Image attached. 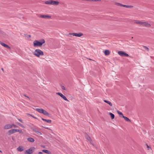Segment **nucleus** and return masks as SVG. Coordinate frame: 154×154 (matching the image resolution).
I'll return each mask as SVG.
<instances>
[{"instance_id":"19","label":"nucleus","mask_w":154,"mask_h":154,"mask_svg":"<svg viewBox=\"0 0 154 154\" xmlns=\"http://www.w3.org/2000/svg\"><path fill=\"white\" fill-rule=\"evenodd\" d=\"M17 150L18 151L21 152L24 149L22 147L19 146L18 148H17Z\"/></svg>"},{"instance_id":"35","label":"nucleus","mask_w":154,"mask_h":154,"mask_svg":"<svg viewBox=\"0 0 154 154\" xmlns=\"http://www.w3.org/2000/svg\"><path fill=\"white\" fill-rule=\"evenodd\" d=\"M17 132H19L20 133H23V131L21 130L17 129Z\"/></svg>"},{"instance_id":"41","label":"nucleus","mask_w":154,"mask_h":154,"mask_svg":"<svg viewBox=\"0 0 154 154\" xmlns=\"http://www.w3.org/2000/svg\"><path fill=\"white\" fill-rule=\"evenodd\" d=\"M101 1V0H93V1L97 2V1Z\"/></svg>"},{"instance_id":"39","label":"nucleus","mask_w":154,"mask_h":154,"mask_svg":"<svg viewBox=\"0 0 154 154\" xmlns=\"http://www.w3.org/2000/svg\"><path fill=\"white\" fill-rule=\"evenodd\" d=\"M0 33L4 35V33L0 29Z\"/></svg>"},{"instance_id":"7","label":"nucleus","mask_w":154,"mask_h":154,"mask_svg":"<svg viewBox=\"0 0 154 154\" xmlns=\"http://www.w3.org/2000/svg\"><path fill=\"white\" fill-rule=\"evenodd\" d=\"M39 17L45 19H50L51 18V16L47 15H41Z\"/></svg>"},{"instance_id":"18","label":"nucleus","mask_w":154,"mask_h":154,"mask_svg":"<svg viewBox=\"0 0 154 154\" xmlns=\"http://www.w3.org/2000/svg\"><path fill=\"white\" fill-rule=\"evenodd\" d=\"M43 109L41 108H37L35 109V110L38 112L42 113Z\"/></svg>"},{"instance_id":"32","label":"nucleus","mask_w":154,"mask_h":154,"mask_svg":"<svg viewBox=\"0 0 154 154\" xmlns=\"http://www.w3.org/2000/svg\"><path fill=\"white\" fill-rule=\"evenodd\" d=\"M62 98L65 100L69 101L67 99L66 97L64 95L62 97Z\"/></svg>"},{"instance_id":"36","label":"nucleus","mask_w":154,"mask_h":154,"mask_svg":"<svg viewBox=\"0 0 154 154\" xmlns=\"http://www.w3.org/2000/svg\"><path fill=\"white\" fill-rule=\"evenodd\" d=\"M117 5L118 6H122V5H122V4L120 3H117Z\"/></svg>"},{"instance_id":"33","label":"nucleus","mask_w":154,"mask_h":154,"mask_svg":"<svg viewBox=\"0 0 154 154\" xmlns=\"http://www.w3.org/2000/svg\"><path fill=\"white\" fill-rule=\"evenodd\" d=\"M27 115L31 116L33 118H34L35 119H37V117H35V116H34L29 114H27Z\"/></svg>"},{"instance_id":"2","label":"nucleus","mask_w":154,"mask_h":154,"mask_svg":"<svg viewBox=\"0 0 154 154\" xmlns=\"http://www.w3.org/2000/svg\"><path fill=\"white\" fill-rule=\"evenodd\" d=\"M33 54L37 57H39L40 56L44 55L43 52L39 49H36L33 53Z\"/></svg>"},{"instance_id":"21","label":"nucleus","mask_w":154,"mask_h":154,"mask_svg":"<svg viewBox=\"0 0 154 154\" xmlns=\"http://www.w3.org/2000/svg\"><path fill=\"white\" fill-rule=\"evenodd\" d=\"M143 50L144 51L146 50L147 51H149V48L146 46H143Z\"/></svg>"},{"instance_id":"5","label":"nucleus","mask_w":154,"mask_h":154,"mask_svg":"<svg viewBox=\"0 0 154 154\" xmlns=\"http://www.w3.org/2000/svg\"><path fill=\"white\" fill-rule=\"evenodd\" d=\"M118 54L122 57H128L129 55L125 52L119 51L118 52Z\"/></svg>"},{"instance_id":"23","label":"nucleus","mask_w":154,"mask_h":154,"mask_svg":"<svg viewBox=\"0 0 154 154\" xmlns=\"http://www.w3.org/2000/svg\"><path fill=\"white\" fill-rule=\"evenodd\" d=\"M104 54L106 55H108L110 54L109 51L108 50H106L104 51Z\"/></svg>"},{"instance_id":"4","label":"nucleus","mask_w":154,"mask_h":154,"mask_svg":"<svg viewBox=\"0 0 154 154\" xmlns=\"http://www.w3.org/2000/svg\"><path fill=\"white\" fill-rule=\"evenodd\" d=\"M83 34L82 33H69L67 35V36H69V35H72L74 36H77L78 37H80L81 36H82Z\"/></svg>"},{"instance_id":"17","label":"nucleus","mask_w":154,"mask_h":154,"mask_svg":"<svg viewBox=\"0 0 154 154\" xmlns=\"http://www.w3.org/2000/svg\"><path fill=\"white\" fill-rule=\"evenodd\" d=\"M27 140L31 142H33L35 141V140L34 139L32 138L31 137H29L27 138Z\"/></svg>"},{"instance_id":"30","label":"nucleus","mask_w":154,"mask_h":154,"mask_svg":"<svg viewBox=\"0 0 154 154\" xmlns=\"http://www.w3.org/2000/svg\"><path fill=\"white\" fill-rule=\"evenodd\" d=\"M16 123L18 125H19L21 127L23 128H25V127L23 125L20 124V123L19 122H16Z\"/></svg>"},{"instance_id":"3","label":"nucleus","mask_w":154,"mask_h":154,"mask_svg":"<svg viewBox=\"0 0 154 154\" xmlns=\"http://www.w3.org/2000/svg\"><path fill=\"white\" fill-rule=\"evenodd\" d=\"M45 4L48 5H58L59 4V2L57 1L50 0L46 1Z\"/></svg>"},{"instance_id":"42","label":"nucleus","mask_w":154,"mask_h":154,"mask_svg":"<svg viewBox=\"0 0 154 154\" xmlns=\"http://www.w3.org/2000/svg\"><path fill=\"white\" fill-rule=\"evenodd\" d=\"M38 154H42V152H38Z\"/></svg>"},{"instance_id":"13","label":"nucleus","mask_w":154,"mask_h":154,"mask_svg":"<svg viewBox=\"0 0 154 154\" xmlns=\"http://www.w3.org/2000/svg\"><path fill=\"white\" fill-rule=\"evenodd\" d=\"M32 131L34 132H35L37 133V134H39V135H42V134L41 132H40L38 131L35 128H32Z\"/></svg>"},{"instance_id":"24","label":"nucleus","mask_w":154,"mask_h":154,"mask_svg":"<svg viewBox=\"0 0 154 154\" xmlns=\"http://www.w3.org/2000/svg\"><path fill=\"white\" fill-rule=\"evenodd\" d=\"M85 138H86L88 141H91V139L90 137L88 135V134H86L85 135Z\"/></svg>"},{"instance_id":"20","label":"nucleus","mask_w":154,"mask_h":154,"mask_svg":"<svg viewBox=\"0 0 154 154\" xmlns=\"http://www.w3.org/2000/svg\"><path fill=\"white\" fill-rule=\"evenodd\" d=\"M117 112L120 117L123 118V116H124L123 113L119 111H118Z\"/></svg>"},{"instance_id":"10","label":"nucleus","mask_w":154,"mask_h":154,"mask_svg":"<svg viewBox=\"0 0 154 154\" xmlns=\"http://www.w3.org/2000/svg\"><path fill=\"white\" fill-rule=\"evenodd\" d=\"M143 21H140L139 20H137L134 21V23H136L137 24H139L140 25H143Z\"/></svg>"},{"instance_id":"12","label":"nucleus","mask_w":154,"mask_h":154,"mask_svg":"<svg viewBox=\"0 0 154 154\" xmlns=\"http://www.w3.org/2000/svg\"><path fill=\"white\" fill-rule=\"evenodd\" d=\"M0 44H1L2 46L4 47L8 48L9 49H11V48L8 45L2 42H0Z\"/></svg>"},{"instance_id":"9","label":"nucleus","mask_w":154,"mask_h":154,"mask_svg":"<svg viewBox=\"0 0 154 154\" xmlns=\"http://www.w3.org/2000/svg\"><path fill=\"white\" fill-rule=\"evenodd\" d=\"M12 125L11 124H7L5 125L4 127V128L5 129H8L11 128Z\"/></svg>"},{"instance_id":"31","label":"nucleus","mask_w":154,"mask_h":154,"mask_svg":"<svg viewBox=\"0 0 154 154\" xmlns=\"http://www.w3.org/2000/svg\"><path fill=\"white\" fill-rule=\"evenodd\" d=\"M16 123L18 125H19L21 127L23 128H25V127L23 125L20 124V123L19 122H16Z\"/></svg>"},{"instance_id":"15","label":"nucleus","mask_w":154,"mask_h":154,"mask_svg":"<svg viewBox=\"0 0 154 154\" xmlns=\"http://www.w3.org/2000/svg\"><path fill=\"white\" fill-rule=\"evenodd\" d=\"M42 119L43 121H44L46 122H48V123H51V120L46 119H43V118H42Z\"/></svg>"},{"instance_id":"25","label":"nucleus","mask_w":154,"mask_h":154,"mask_svg":"<svg viewBox=\"0 0 154 154\" xmlns=\"http://www.w3.org/2000/svg\"><path fill=\"white\" fill-rule=\"evenodd\" d=\"M125 119V120L127 122H131L130 120L127 117L125 116H123V117Z\"/></svg>"},{"instance_id":"38","label":"nucleus","mask_w":154,"mask_h":154,"mask_svg":"<svg viewBox=\"0 0 154 154\" xmlns=\"http://www.w3.org/2000/svg\"><path fill=\"white\" fill-rule=\"evenodd\" d=\"M61 88L63 90H66L64 86H62Z\"/></svg>"},{"instance_id":"16","label":"nucleus","mask_w":154,"mask_h":154,"mask_svg":"<svg viewBox=\"0 0 154 154\" xmlns=\"http://www.w3.org/2000/svg\"><path fill=\"white\" fill-rule=\"evenodd\" d=\"M103 101L105 102V103H108V104H109L110 106H112V103L110 102L109 101H107V100H104Z\"/></svg>"},{"instance_id":"45","label":"nucleus","mask_w":154,"mask_h":154,"mask_svg":"<svg viewBox=\"0 0 154 154\" xmlns=\"http://www.w3.org/2000/svg\"><path fill=\"white\" fill-rule=\"evenodd\" d=\"M0 152H2V151L1 150H0Z\"/></svg>"},{"instance_id":"34","label":"nucleus","mask_w":154,"mask_h":154,"mask_svg":"<svg viewBox=\"0 0 154 154\" xmlns=\"http://www.w3.org/2000/svg\"><path fill=\"white\" fill-rule=\"evenodd\" d=\"M146 146L147 148V150H149V149H151L150 147L147 144H146Z\"/></svg>"},{"instance_id":"22","label":"nucleus","mask_w":154,"mask_h":154,"mask_svg":"<svg viewBox=\"0 0 154 154\" xmlns=\"http://www.w3.org/2000/svg\"><path fill=\"white\" fill-rule=\"evenodd\" d=\"M42 151L43 152H44L47 154H50L51 153V152L48 150H43Z\"/></svg>"},{"instance_id":"26","label":"nucleus","mask_w":154,"mask_h":154,"mask_svg":"<svg viewBox=\"0 0 154 154\" xmlns=\"http://www.w3.org/2000/svg\"><path fill=\"white\" fill-rule=\"evenodd\" d=\"M122 7H126L127 8H132L133 7V6L131 5H122Z\"/></svg>"},{"instance_id":"1","label":"nucleus","mask_w":154,"mask_h":154,"mask_svg":"<svg viewBox=\"0 0 154 154\" xmlns=\"http://www.w3.org/2000/svg\"><path fill=\"white\" fill-rule=\"evenodd\" d=\"M45 42V40L43 39H41V42H39L38 40H35L33 42V45L34 47L37 46L41 47Z\"/></svg>"},{"instance_id":"27","label":"nucleus","mask_w":154,"mask_h":154,"mask_svg":"<svg viewBox=\"0 0 154 154\" xmlns=\"http://www.w3.org/2000/svg\"><path fill=\"white\" fill-rule=\"evenodd\" d=\"M56 94L59 95L62 98L64 95L63 94L60 92H57Z\"/></svg>"},{"instance_id":"11","label":"nucleus","mask_w":154,"mask_h":154,"mask_svg":"<svg viewBox=\"0 0 154 154\" xmlns=\"http://www.w3.org/2000/svg\"><path fill=\"white\" fill-rule=\"evenodd\" d=\"M10 134L17 132V129H14L10 130L8 131Z\"/></svg>"},{"instance_id":"29","label":"nucleus","mask_w":154,"mask_h":154,"mask_svg":"<svg viewBox=\"0 0 154 154\" xmlns=\"http://www.w3.org/2000/svg\"><path fill=\"white\" fill-rule=\"evenodd\" d=\"M16 123L18 125H19L21 127L23 128H25V127L23 125L20 124V123L19 122H16Z\"/></svg>"},{"instance_id":"28","label":"nucleus","mask_w":154,"mask_h":154,"mask_svg":"<svg viewBox=\"0 0 154 154\" xmlns=\"http://www.w3.org/2000/svg\"><path fill=\"white\" fill-rule=\"evenodd\" d=\"M109 115L111 116V119H114L115 116H114V115L113 114L110 112V113H109Z\"/></svg>"},{"instance_id":"40","label":"nucleus","mask_w":154,"mask_h":154,"mask_svg":"<svg viewBox=\"0 0 154 154\" xmlns=\"http://www.w3.org/2000/svg\"><path fill=\"white\" fill-rule=\"evenodd\" d=\"M17 119L19 121H20V122H23V120H22V119H18L17 118Z\"/></svg>"},{"instance_id":"8","label":"nucleus","mask_w":154,"mask_h":154,"mask_svg":"<svg viewBox=\"0 0 154 154\" xmlns=\"http://www.w3.org/2000/svg\"><path fill=\"white\" fill-rule=\"evenodd\" d=\"M142 26L146 27H149L151 25V24L146 22H143Z\"/></svg>"},{"instance_id":"37","label":"nucleus","mask_w":154,"mask_h":154,"mask_svg":"<svg viewBox=\"0 0 154 154\" xmlns=\"http://www.w3.org/2000/svg\"><path fill=\"white\" fill-rule=\"evenodd\" d=\"M11 125H12V127L13 126L14 128H17L18 127L17 125L14 124H12Z\"/></svg>"},{"instance_id":"6","label":"nucleus","mask_w":154,"mask_h":154,"mask_svg":"<svg viewBox=\"0 0 154 154\" xmlns=\"http://www.w3.org/2000/svg\"><path fill=\"white\" fill-rule=\"evenodd\" d=\"M35 149L34 147H31L29 149L26 150V153L27 154H31L32 153Z\"/></svg>"},{"instance_id":"43","label":"nucleus","mask_w":154,"mask_h":154,"mask_svg":"<svg viewBox=\"0 0 154 154\" xmlns=\"http://www.w3.org/2000/svg\"><path fill=\"white\" fill-rule=\"evenodd\" d=\"M93 0H85V1H93Z\"/></svg>"},{"instance_id":"14","label":"nucleus","mask_w":154,"mask_h":154,"mask_svg":"<svg viewBox=\"0 0 154 154\" xmlns=\"http://www.w3.org/2000/svg\"><path fill=\"white\" fill-rule=\"evenodd\" d=\"M42 114H43L44 115H45L46 116H49V113L47 112L46 111L43 109L42 112Z\"/></svg>"},{"instance_id":"44","label":"nucleus","mask_w":154,"mask_h":154,"mask_svg":"<svg viewBox=\"0 0 154 154\" xmlns=\"http://www.w3.org/2000/svg\"><path fill=\"white\" fill-rule=\"evenodd\" d=\"M2 69L3 71V68H2Z\"/></svg>"}]
</instances>
